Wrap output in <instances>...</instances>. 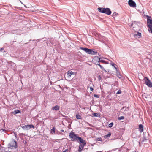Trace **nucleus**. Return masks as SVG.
<instances>
[{"mask_svg": "<svg viewBox=\"0 0 152 152\" xmlns=\"http://www.w3.org/2000/svg\"><path fill=\"white\" fill-rule=\"evenodd\" d=\"M98 10L99 12L106 14L108 15H110L111 13L110 9L108 8L99 7Z\"/></svg>", "mask_w": 152, "mask_h": 152, "instance_id": "1", "label": "nucleus"}, {"mask_svg": "<svg viewBox=\"0 0 152 152\" xmlns=\"http://www.w3.org/2000/svg\"><path fill=\"white\" fill-rule=\"evenodd\" d=\"M17 147V142L14 140H13L8 144V148H9L16 149Z\"/></svg>", "mask_w": 152, "mask_h": 152, "instance_id": "2", "label": "nucleus"}, {"mask_svg": "<svg viewBox=\"0 0 152 152\" xmlns=\"http://www.w3.org/2000/svg\"><path fill=\"white\" fill-rule=\"evenodd\" d=\"M69 136L72 141H77L78 138L79 137L77 136L73 132H71L69 134Z\"/></svg>", "mask_w": 152, "mask_h": 152, "instance_id": "3", "label": "nucleus"}, {"mask_svg": "<svg viewBox=\"0 0 152 152\" xmlns=\"http://www.w3.org/2000/svg\"><path fill=\"white\" fill-rule=\"evenodd\" d=\"M145 84L149 87L151 88L152 87V83L151 82L147 77L144 78Z\"/></svg>", "mask_w": 152, "mask_h": 152, "instance_id": "4", "label": "nucleus"}, {"mask_svg": "<svg viewBox=\"0 0 152 152\" xmlns=\"http://www.w3.org/2000/svg\"><path fill=\"white\" fill-rule=\"evenodd\" d=\"M128 3L129 5L131 7H136V3L133 0H129Z\"/></svg>", "mask_w": 152, "mask_h": 152, "instance_id": "5", "label": "nucleus"}, {"mask_svg": "<svg viewBox=\"0 0 152 152\" xmlns=\"http://www.w3.org/2000/svg\"><path fill=\"white\" fill-rule=\"evenodd\" d=\"M75 75V73L70 71H67L66 72V76L68 78H70L72 75Z\"/></svg>", "mask_w": 152, "mask_h": 152, "instance_id": "6", "label": "nucleus"}, {"mask_svg": "<svg viewBox=\"0 0 152 152\" xmlns=\"http://www.w3.org/2000/svg\"><path fill=\"white\" fill-rule=\"evenodd\" d=\"M87 53L91 55H96L97 54V52L94 50V51L92 49H88Z\"/></svg>", "mask_w": 152, "mask_h": 152, "instance_id": "7", "label": "nucleus"}, {"mask_svg": "<svg viewBox=\"0 0 152 152\" xmlns=\"http://www.w3.org/2000/svg\"><path fill=\"white\" fill-rule=\"evenodd\" d=\"M79 140L80 143V144L83 145H86V141L84 140L83 139H82L81 137H79L78 138V140Z\"/></svg>", "mask_w": 152, "mask_h": 152, "instance_id": "8", "label": "nucleus"}, {"mask_svg": "<svg viewBox=\"0 0 152 152\" xmlns=\"http://www.w3.org/2000/svg\"><path fill=\"white\" fill-rule=\"evenodd\" d=\"M140 23L138 22H134L132 24V26L133 28H137L139 27V24Z\"/></svg>", "mask_w": 152, "mask_h": 152, "instance_id": "9", "label": "nucleus"}, {"mask_svg": "<svg viewBox=\"0 0 152 152\" xmlns=\"http://www.w3.org/2000/svg\"><path fill=\"white\" fill-rule=\"evenodd\" d=\"M139 131L141 132H142L143 131V126L141 124L139 125Z\"/></svg>", "mask_w": 152, "mask_h": 152, "instance_id": "10", "label": "nucleus"}, {"mask_svg": "<svg viewBox=\"0 0 152 152\" xmlns=\"http://www.w3.org/2000/svg\"><path fill=\"white\" fill-rule=\"evenodd\" d=\"M147 23H148V26H149V25H152V20L147 18Z\"/></svg>", "mask_w": 152, "mask_h": 152, "instance_id": "11", "label": "nucleus"}, {"mask_svg": "<svg viewBox=\"0 0 152 152\" xmlns=\"http://www.w3.org/2000/svg\"><path fill=\"white\" fill-rule=\"evenodd\" d=\"M141 36V34L139 32H137V33H135L134 34V36L135 37H137L138 38L140 37Z\"/></svg>", "mask_w": 152, "mask_h": 152, "instance_id": "12", "label": "nucleus"}, {"mask_svg": "<svg viewBox=\"0 0 152 152\" xmlns=\"http://www.w3.org/2000/svg\"><path fill=\"white\" fill-rule=\"evenodd\" d=\"M60 108V107L58 105H56L54 107H52V110H59Z\"/></svg>", "mask_w": 152, "mask_h": 152, "instance_id": "13", "label": "nucleus"}, {"mask_svg": "<svg viewBox=\"0 0 152 152\" xmlns=\"http://www.w3.org/2000/svg\"><path fill=\"white\" fill-rule=\"evenodd\" d=\"M148 27V30L149 32H151L152 34V25H149Z\"/></svg>", "mask_w": 152, "mask_h": 152, "instance_id": "14", "label": "nucleus"}, {"mask_svg": "<svg viewBox=\"0 0 152 152\" xmlns=\"http://www.w3.org/2000/svg\"><path fill=\"white\" fill-rule=\"evenodd\" d=\"M124 110V111H127L128 110H129V108H128V107H123L122 108H121V112H123Z\"/></svg>", "mask_w": 152, "mask_h": 152, "instance_id": "15", "label": "nucleus"}, {"mask_svg": "<svg viewBox=\"0 0 152 152\" xmlns=\"http://www.w3.org/2000/svg\"><path fill=\"white\" fill-rule=\"evenodd\" d=\"M80 49L84 51L86 53H87V52L88 51V48H80Z\"/></svg>", "mask_w": 152, "mask_h": 152, "instance_id": "16", "label": "nucleus"}, {"mask_svg": "<svg viewBox=\"0 0 152 152\" xmlns=\"http://www.w3.org/2000/svg\"><path fill=\"white\" fill-rule=\"evenodd\" d=\"M22 128L24 130H28V129H29V128H28V126H27V125H25V126H22Z\"/></svg>", "mask_w": 152, "mask_h": 152, "instance_id": "17", "label": "nucleus"}, {"mask_svg": "<svg viewBox=\"0 0 152 152\" xmlns=\"http://www.w3.org/2000/svg\"><path fill=\"white\" fill-rule=\"evenodd\" d=\"M76 118L77 119H81V116L78 114H77L76 115Z\"/></svg>", "mask_w": 152, "mask_h": 152, "instance_id": "18", "label": "nucleus"}, {"mask_svg": "<svg viewBox=\"0 0 152 152\" xmlns=\"http://www.w3.org/2000/svg\"><path fill=\"white\" fill-rule=\"evenodd\" d=\"M27 126H28V128H29V129L31 128H34V126L32 125H27Z\"/></svg>", "mask_w": 152, "mask_h": 152, "instance_id": "19", "label": "nucleus"}, {"mask_svg": "<svg viewBox=\"0 0 152 152\" xmlns=\"http://www.w3.org/2000/svg\"><path fill=\"white\" fill-rule=\"evenodd\" d=\"M111 135V133L110 132L107 135H105L104 136V137L106 138H107L108 137H110Z\"/></svg>", "mask_w": 152, "mask_h": 152, "instance_id": "20", "label": "nucleus"}, {"mask_svg": "<svg viewBox=\"0 0 152 152\" xmlns=\"http://www.w3.org/2000/svg\"><path fill=\"white\" fill-rule=\"evenodd\" d=\"M14 113L15 114H17L19 113H20V111L19 110H15L14 111Z\"/></svg>", "mask_w": 152, "mask_h": 152, "instance_id": "21", "label": "nucleus"}, {"mask_svg": "<svg viewBox=\"0 0 152 152\" xmlns=\"http://www.w3.org/2000/svg\"><path fill=\"white\" fill-rule=\"evenodd\" d=\"M51 132L52 134L55 132V128L54 127H53L52 129H51Z\"/></svg>", "mask_w": 152, "mask_h": 152, "instance_id": "22", "label": "nucleus"}, {"mask_svg": "<svg viewBox=\"0 0 152 152\" xmlns=\"http://www.w3.org/2000/svg\"><path fill=\"white\" fill-rule=\"evenodd\" d=\"M99 66L102 70H103L106 72H107V71L104 69V68L101 65H100V66Z\"/></svg>", "mask_w": 152, "mask_h": 152, "instance_id": "23", "label": "nucleus"}, {"mask_svg": "<svg viewBox=\"0 0 152 152\" xmlns=\"http://www.w3.org/2000/svg\"><path fill=\"white\" fill-rule=\"evenodd\" d=\"M97 58L98 59V61L99 62L104 63V61L102 60H100V58Z\"/></svg>", "mask_w": 152, "mask_h": 152, "instance_id": "24", "label": "nucleus"}, {"mask_svg": "<svg viewBox=\"0 0 152 152\" xmlns=\"http://www.w3.org/2000/svg\"><path fill=\"white\" fill-rule=\"evenodd\" d=\"M118 15V13L116 12H114L113 14V17L116 16Z\"/></svg>", "mask_w": 152, "mask_h": 152, "instance_id": "25", "label": "nucleus"}, {"mask_svg": "<svg viewBox=\"0 0 152 152\" xmlns=\"http://www.w3.org/2000/svg\"><path fill=\"white\" fill-rule=\"evenodd\" d=\"M93 115L94 116L98 117V114L97 113H94Z\"/></svg>", "mask_w": 152, "mask_h": 152, "instance_id": "26", "label": "nucleus"}, {"mask_svg": "<svg viewBox=\"0 0 152 152\" xmlns=\"http://www.w3.org/2000/svg\"><path fill=\"white\" fill-rule=\"evenodd\" d=\"M118 119L120 120H124V116H121L118 117Z\"/></svg>", "mask_w": 152, "mask_h": 152, "instance_id": "27", "label": "nucleus"}, {"mask_svg": "<svg viewBox=\"0 0 152 152\" xmlns=\"http://www.w3.org/2000/svg\"><path fill=\"white\" fill-rule=\"evenodd\" d=\"M96 141H102V139L101 137H99L98 138H97L96 139Z\"/></svg>", "mask_w": 152, "mask_h": 152, "instance_id": "28", "label": "nucleus"}, {"mask_svg": "<svg viewBox=\"0 0 152 152\" xmlns=\"http://www.w3.org/2000/svg\"><path fill=\"white\" fill-rule=\"evenodd\" d=\"M85 145H83L80 144L79 145V147L83 149V148H84V146H85Z\"/></svg>", "mask_w": 152, "mask_h": 152, "instance_id": "29", "label": "nucleus"}, {"mask_svg": "<svg viewBox=\"0 0 152 152\" xmlns=\"http://www.w3.org/2000/svg\"><path fill=\"white\" fill-rule=\"evenodd\" d=\"M113 124V123H111L108 125V126L110 128L112 126Z\"/></svg>", "mask_w": 152, "mask_h": 152, "instance_id": "30", "label": "nucleus"}, {"mask_svg": "<svg viewBox=\"0 0 152 152\" xmlns=\"http://www.w3.org/2000/svg\"><path fill=\"white\" fill-rule=\"evenodd\" d=\"M83 149V148L79 147L78 151L79 152H81Z\"/></svg>", "mask_w": 152, "mask_h": 152, "instance_id": "31", "label": "nucleus"}, {"mask_svg": "<svg viewBox=\"0 0 152 152\" xmlns=\"http://www.w3.org/2000/svg\"><path fill=\"white\" fill-rule=\"evenodd\" d=\"M94 97H95L97 98H99V96L98 95L94 94Z\"/></svg>", "mask_w": 152, "mask_h": 152, "instance_id": "32", "label": "nucleus"}, {"mask_svg": "<svg viewBox=\"0 0 152 152\" xmlns=\"http://www.w3.org/2000/svg\"><path fill=\"white\" fill-rule=\"evenodd\" d=\"M99 62H100L98 61V62L96 63V64L97 65H99V66H100V65H101L100 64Z\"/></svg>", "mask_w": 152, "mask_h": 152, "instance_id": "33", "label": "nucleus"}, {"mask_svg": "<svg viewBox=\"0 0 152 152\" xmlns=\"http://www.w3.org/2000/svg\"><path fill=\"white\" fill-rule=\"evenodd\" d=\"M111 65L112 66H113L114 68L116 69V68L115 66V64H114V63H112Z\"/></svg>", "mask_w": 152, "mask_h": 152, "instance_id": "34", "label": "nucleus"}, {"mask_svg": "<svg viewBox=\"0 0 152 152\" xmlns=\"http://www.w3.org/2000/svg\"><path fill=\"white\" fill-rule=\"evenodd\" d=\"M121 93V91L120 90H119L117 92L116 94H119Z\"/></svg>", "mask_w": 152, "mask_h": 152, "instance_id": "35", "label": "nucleus"}, {"mask_svg": "<svg viewBox=\"0 0 152 152\" xmlns=\"http://www.w3.org/2000/svg\"><path fill=\"white\" fill-rule=\"evenodd\" d=\"M90 89L91 91H93V88L92 87H90Z\"/></svg>", "mask_w": 152, "mask_h": 152, "instance_id": "36", "label": "nucleus"}, {"mask_svg": "<svg viewBox=\"0 0 152 152\" xmlns=\"http://www.w3.org/2000/svg\"><path fill=\"white\" fill-rule=\"evenodd\" d=\"M68 149H66L64 151H63V152H68Z\"/></svg>", "mask_w": 152, "mask_h": 152, "instance_id": "37", "label": "nucleus"}, {"mask_svg": "<svg viewBox=\"0 0 152 152\" xmlns=\"http://www.w3.org/2000/svg\"><path fill=\"white\" fill-rule=\"evenodd\" d=\"M118 78H121V75H119L118 76Z\"/></svg>", "mask_w": 152, "mask_h": 152, "instance_id": "38", "label": "nucleus"}, {"mask_svg": "<svg viewBox=\"0 0 152 152\" xmlns=\"http://www.w3.org/2000/svg\"><path fill=\"white\" fill-rule=\"evenodd\" d=\"M12 66H15V63H12Z\"/></svg>", "mask_w": 152, "mask_h": 152, "instance_id": "39", "label": "nucleus"}, {"mask_svg": "<svg viewBox=\"0 0 152 152\" xmlns=\"http://www.w3.org/2000/svg\"><path fill=\"white\" fill-rule=\"evenodd\" d=\"M3 50V48H0V50Z\"/></svg>", "mask_w": 152, "mask_h": 152, "instance_id": "40", "label": "nucleus"}, {"mask_svg": "<svg viewBox=\"0 0 152 152\" xmlns=\"http://www.w3.org/2000/svg\"><path fill=\"white\" fill-rule=\"evenodd\" d=\"M61 131L62 132H63L64 131V130H61Z\"/></svg>", "mask_w": 152, "mask_h": 152, "instance_id": "41", "label": "nucleus"}, {"mask_svg": "<svg viewBox=\"0 0 152 152\" xmlns=\"http://www.w3.org/2000/svg\"><path fill=\"white\" fill-rule=\"evenodd\" d=\"M147 17H148L149 18H150L149 16H147Z\"/></svg>", "mask_w": 152, "mask_h": 152, "instance_id": "42", "label": "nucleus"}, {"mask_svg": "<svg viewBox=\"0 0 152 152\" xmlns=\"http://www.w3.org/2000/svg\"><path fill=\"white\" fill-rule=\"evenodd\" d=\"M20 2L21 3H22V2L20 1Z\"/></svg>", "mask_w": 152, "mask_h": 152, "instance_id": "43", "label": "nucleus"}, {"mask_svg": "<svg viewBox=\"0 0 152 152\" xmlns=\"http://www.w3.org/2000/svg\"><path fill=\"white\" fill-rule=\"evenodd\" d=\"M99 152L98 151V152Z\"/></svg>", "mask_w": 152, "mask_h": 152, "instance_id": "44", "label": "nucleus"}]
</instances>
